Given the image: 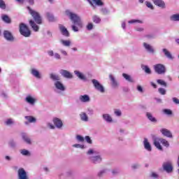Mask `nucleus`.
I'll return each instance as SVG.
<instances>
[{
    "label": "nucleus",
    "instance_id": "obj_1",
    "mask_svg": "<svg viewBox=\"0 0 179 179\" xmlns=\"http://www.w3.org/2000/svg\"><path fill=\"white\" fill-rule=\"evenodd\" d=\"M66 16H68L69 19L73 22V25H71V29L73 31L78 32L79 29L83 27V22H82V18L78 14L72 13L69 10L65 11Z\"/></svg>",
    "mask_w": 179,
    "mask_h": 179
},
{
    "label": "nucleus",
    "instance_id": "obj_2",
    "mask_svg": "<svg viewBox=\"0 0 179 179\" xmlns=\"http://www.w3.org/2000/svg\"><path fill=\"white\" fill-rule=\"evenodd\" d=\"M87 155L88 156V159L90 160V162L93 163L94 164H99V163L103 160L101 155H95L96 152L93 150H89Z\"/></svg>",
    "mask_w": 179,
    "mask_h": 179
},
{
    "label": "nucleus",
    "instance_id": "obj_3",
    "mask_svg": "<svg viewBox=\"0 0 179 179\" xmlns=\"http://www.w3.org/2000/svg\"><path fill=\"white\" fill-rule=\"evenodd\" d=\"M160 143H162L163 146H165V148H169L170 146V143H169V141H167V140L164 138H155L154 139V145L155 146V148H157L158 150L163 151V147Z\"/></svg>",
    "mask_w": 179,
    "mask_h": 179
},
{
    "label": "nucleus",
    "instance_id": "obj_4",
    "mask_svg": "<svg viewBox=\"0 0 179 179\" xmlns=\"http://www.w3.org/2000/svg\"><path fill=\"white\" fill-rule=\"evenodd\" d=\"M20 33L22 36H24V37H30L31 34L30 29H29V27H27V25L24 23H21L20 24Z\"/></svg>",
    "mask_w": 179,
    "mask_h": 179
},
{
    "label": "nucleus",
    "instance_id": "obj_5",
    "mask_svg": "<svg viewBox=\"0 0 179 179\" xmlns=\"http://www.w3.org/2000/svg\"><path fill=\"white\" fill-rule=\"evenodd\" d=\"M27 9L30 15L34 18L36 23H37V24H41L42 22H41V17L40 16V14H38V13H37L36 10L31 9L30 7H27Z\"/></svg>",
    "mask_w": 179,
    "mask_h": 179
},
{
    "label": "nucleus",
    "instance_id": "obj_6",
    "mask_svg": "<svg viewBox=\"0 0 179 179\" xmlns=\"http://www.w3.org/2000/svg\"><path fill=\"white\" fill-rule=\"evenodd\" d=\"M92 83L94 87V89L96 90L97 92H99V93H105L106 92V88H104V86L99 82V80L96 79L92 80Z\"/></svg>",
    "mask_w": 179,
    "mask_h": 179
},
{
    "label": "nucleus",
    "instance_id": "obj_7",
    "mask_svg": "<svg viewBox=\"0 0 179 179\" xmlns=\"http://www.w3.org/2000/svg\"><path fill=\"white\" fill-rule=\"evenodd\" d=\"M154 71L158 75H164L166 73L167 69H166V66L162 64H157L154 65Z\"/></svg>",
    "mask_w": 179,
    "mask_h": 179
},
{
    "label": "nucleus",
    "instance_id": "obj_8",
    "mask_svg": "<svg viewBox=\"0 0 179 179\" xmlns=\"http://www.w3.org/2000/svg\"><path fill=\"white\" fill-rule=\"evenodd\" d=\"M143 47L148 54H151L152 55H155V54H156V49H155V48L150 44L144 42L143 43Z\"/></svg>",
    "mask_w": 179,
    "mask_h": 179
},
{
    "label": "nucleus",
    "instance_id": "obj_9",
    "mask_svg": "<svg viewBox=\"0 0 179 179\" xmlns=\"http://www.w3.org/2000/svg\"><path fill=\"white\" fill-rule=\"evenodd\" d=\"M143 47L148 54H151L152 55H155V54H156V49H155V48L150 44L144 42L143 43Z\"/></svg>",
    "mask_w": 179,
    "mask_h": 179
},
{
    "label": "nucleus",
    "instance_id": "obj_10",
    "mask_svg": "<svg viewBox=\"0 0 179 179\" xmlns=\"http://www.w3.org/2000/svg\"><path fill=\"white\" fill-rule=\"evenodd\" d=\"M162 169L164 171L168 173L169 174L170 173H173V163L171 162L168 161L166 162H164L162 164Z\"/></svg>",
    "mask_w": 179,
    "mask_h": 179
},
{
    "label": "nucleus",
    "instance_id": "obj_11",
    "mask_svg": "<svg viewBox=\"0 0 179 179\" xmlns=\"http://www.w3.org/2000/svg\"><path fill=\"white\" fill-rule=\"evenodd\" d=\"M53 124L57 129H61L62 127H64V123L62 122V120L58 117H54L53 120Z\"/></svg>",
    "mask_w": 179,
    "mask_h": 179
},
{
    "label": "nucleus",
    "instance_id": "obj_12",
    "mask_svg": "<svg viewBox=\"0 0 179 179\" xmlns=\"http://www.w3.org/2000/svg\"><path fill=\"white\" fill-rule=\"evenodd\" d=\"M48 55L52 58H55L57 61L62 59V57L58 52H54V50H48Z\"/></svg>",
    "mask_w": 179,
    "mask_h": 179
},
{
    "label": "nucleus",
    "instance_id": "obj_13",
    "mask_svg": "<svg viewBox=\"0 0 179 179\" xmlns=\"http://www.w3.org/2000/svg\"><path fill=\"white\" fill-rule=\"evenodd\" d=\"M25 101L26 103H27V104H29V106H33L36 104V101H37V99L31 95H27L25 97Z\"/></svg>",
    "mask_w": 179,
    "mask_h": 179
},
{
    "label": "nucleus",
    "instance_id": "obj_14",
    "mask_svg": "<svg viewBox=\"0 0 179 179\" xmlns=\"http://www.w3.org/2000/svg\"><path fill=\"white\" fill-rule=\"evenodd\" d=\"M31 75H32V76L36 79H41L42 78L41 73H40V71L35 68L31 69Z\"/></svg>",
    "mask_w": 179,
    "mask_h": 179
},
{
    "label": "nucleus",
    "instance_id": "obj_15",
    "mask_svg": "<svg viewBox=\"0 0 179 179\" xmlns=\"http://www.w3.org/2000/svg\"><path fill=\"white\" fill-rule=\"evenodd\" d=\"M154 4L156 5V6H158L159 8H161V9H166V3L163 0H152Z\"/></svg>",
    "mask_w": 179,
    "mask_h": 179
},
{
    "label": "nucleus",
    "instance_id": "obj_16",
    "mask_svg": "<svg viewBox=\"0 0 179 179\" xmlns=\"http://www.w3.org/2000/svg\"><path fill=\"white\" fill-rule=\"evenodd\" d=\"M60 75L66 79H72L73 78V75L71 72L64 69L60 70Z\"/></svg>",
    "mask_w": 179,
    "mask_h": 179
},
{
    "label": "nucleus",
    "instance_id": "obj_17",
    "mask_svg": "<svg viewBox=\"0 0 179 179\" xmlns=\"http://www.w3.org/2000/svg\"><path fill=\"white\" fill-rule=\"evenodd\" d=\"M3 36H4V38H6L7 41H13L15 40V38L13 37L12 32L9 31H4Z\"/></svg>",
    "mask_w": 179,
    "mask_h": 179
},
{
    "label": "nucleus",
    "instance_id": "obj_18",
    "mask_svg": "<svg viewBox=\"0 0 179 179\" xmlns=\"http://www.w3.org/2000/svg\"><path fill=\"white\" fill-rule=\"evenodd\" d=\"M102 118L103 121L106 122H108V124H111V122H113V117H111V115L108 113H103L102 115Z\"/></svg>",
    "mask_w": 179,
    "mask_h": 179
},
{
    "label": "nucleus",
    "instance_id": "obj_19",
    "mask_svg": "<svg viewBox=\"0 0 179 179\" xmlns=\"http://www.w3.org/2000/svg\"><path fill=\"white\" fill-rule=\"evenodd\" d=\"M18 178L19 179H27V173L23 168L18 170Z\"/></svg>",
    "mask_w": 179,
    "mask_h": 179
},
{
    "label": "nucleus",
    "instance_id": "obj_20",
    "mask_svg": "<svg viewBox=\"0 0 179 179\" xmlns=\"http://www.w3.org/2000/svg\"><path fill=\"white\" fill-rule=\"evenodd\" d=\"M55 87L59 92H65V86L60 81L55 82Z\"/></svg>",
    "mask_w": 179,
    "mask_h": 179
},
{
    "label": "nucleus",
    "instance_id": "obj_21",
    "mask_svg": "<svg viewBox=\"0 0 179 179\" xmlns=\"http://www.w3.org/2000/svg\"><path fill=\"white\" fill-rule=\"evenodd\" d=\"M160 132L164 136H166V138H173V134L170 130L167 129H162L160 130Z\"/></svg>",
    "mask_w": 179,
    "mask_h": 179
},
{
    "label": "nucleus",
    "instance_id": "obj_22",
    "mask_svg": "<svg viewBox=\"0 0 179 179\" xmlns=\"http://www.w3.org/2000/svg\"><path fill=\"white\" fill-rule=\"evenodd\" d=\"M143 146L145 150H148V152H152V145H150V143H149V141L146 138L143 140Z\"/></svg>",
    "mask_w": 179,
    "mask_h": 179
},
{
    "label": "nucleus",
    "instance_id": "obj_23",
    "mask_svg": "<svg viewBox=\"0 0 179 179\" xmlns=\"http://www.w3.org/2000/svg\"><path fill=\"white\" fill-rule=\"evenodd\" d=\"M79 100L81 103H90V96L87 94L80 95L79 96Z\"/></svg>",
    "mask_w": 179,
    "mask_h": 179
},
{
    "label": "nucleus",
    "instance_id": "obj_24",
    "mask_svg": "<svg viewBox=\"0 0 179 179\" xmlns=\"http://www.w3.org/2000/svg\"><path fill=\"white\" fill-rule=\"evenodd\" d=\"M74 73L77 76V78H78V79H80V80H87V78H86V76H85V74H83V73L79 71H75Z\"/></svg>",
    "mask_w": 179,
    "mask_h": 179
},
{
    "label": "nucleus",
    "instance_id": "obj_25",
    "mask_svg": "<svg viewBox=\"0 0 179 179\" xmlns=\"http://www.w3.org/2000/svg\"><path fill=\"white\" fill-rule=\"evenodd\" d=\"M162 52L164 54L165 57L168 58V59H174V57H173V55L167 50L166 48L162 49Z\"/></svg>",
    "mask_w": 179,
    "mask_h": 179
},
{
    "label": "nucleus",
    "instance_id": "obj_26",
    "mask_svg": "<svg viewBox=\"0 0 179 179\" xmlns=\"http://www.w3.org/2000/svg\"><path fill=\"white\" fill-rule=\"evenodd\" d=\"M59 29L62 34L63 36H65L66 37H69V31H68V29L63 25H59Z\"/></svg>",
    "mask_w": 179,
    "mask_h": 179
},
{
    "label": "nucleus",
    "instance_id": "obj_27",
    "mask_svg": "<svg viewBox=\"0 0 179 179\" xmlns=\"http://www.w3.org/2000/svg\"><path fill=\"white\" fill-rule=\"evenodd\" d=\"M21 135H22V138L24 142H25V143H27V145H31V139L27 136V134H26L25 133H22Z\"/></svg>",
    "mask_w": 179,
    "mask_h": 179
},
{
    "label": "nucleus",
    "instance_id": "obj_28",
    "mask_svg": "<svg viewBox=\"0 0 179 179\" xmlns=\"http://www.w3.org/2000/svg\"><path fill=\"white\" fill-rule=\"evenodd\" d=\"M109 78L113 87H118V82L115 80V78L113 76V74L109 75Z\"/></svg>",
    "mask_w": 179,
    "mask_h": 179
},
{
    "label": "nucleus",
    "instance_id": "obj_29",
    "mask_svg": "<svg viewBox=\"0 0 179 179\" xmlns=\"http://www.w3.org/2000/svg\"><path fill=\"white\" fill-rule=\"evenodd\" d=\"M29 24L34 31H38L40 27H38V25H36V24L34 23V21L33 20H29Z\"/></svg>",
    "mask_w": 179,
    "mask_h": 179
},
{
    "label": "nucleus",
    "instance_id": "obj_30",
    "mask_svg": "<svg viewBox=\"0 0 179 179\" xmlns=\"http://www.w3.org/2000/svg\"><path fill=\"white\" fill-rule=\"evenodd\" d=\"M80 118L81 121H84V122H87L89 121V117L87 116V114L85 112H82L80 113Z\"/></svg>",
    "mask_w": 179,
    "mask_h": 179
},
{
    "label": "nucleus",
    "instance_id": "obj_31",
    "mask_svg": "<svg viewBox=\"0 0 179 179\" xmlns=\"http://www.w3.org/2000/svg\"><path fill=\"white\" fill-rule=\"evenodd\" d=\"M146 117L150 121H151V122H157V120L153 117V115L150 112L146 113Z\"/></svg>",
    "mask_w": 179,
    "mask_h": 179
},
{
    "label": "nucleus",
    "instance_id": "obj_32",
    "mask_svg": "<svg viewBox=\"0 0 179 179\" xmlns=\"http://www.w3.org/2000/svg\"><path fill=\"white\" fill-rule=\"evenodd\" d=\"M60 43L64 45V47H71V44H72V42H71L70 40H60Z\"/></svg>",
    "mask_w": 179,
    "mask_h": 179
},
{
    "label": "nucleus",
    "instance_id": "obj_33",
    "mask_svg": "<svg viewBox=\"0 0 179 179\" xmlns=\"http://www.w3.org/2000/svg\"><path fill=\"white\" fill-rule=\"evenodd\" d=\"M4 124L7 127H10L12 125H15V120H13V118H8L5 120Z\"/></svg>",
    "mask_w": 179,
    "mask_h": 179
},
{
    "label": "nucleus",
    "instance_id": "obj_34",
    "mask_svg": "<svg viewBox=\"0 0 179 179\" xmlns=\"http://www.w3.org/2000/svg\"><path fill=\"white\" fill-rule=\"evenodd\" d=\"M122 76L127 82H129L130 83H134V78H132L131 76L127 73H122Z\"/></svg>",
    "mask_w": 179,
    "mask_h": 179
},
{
    "label": "nucleus",
    "instance_id": "obj_35",
    "mask_svg": "<svg viewBox=\"0 0 179 179\" xmlns=\"http://www.w3.org/2000/svg\"><path fill=\"white\" fill-rule=\"evenodd\" d=\"M143 71H144V72H145V73H148V75H150V73H152V71L150 70V68H149L148 66L146 65H143L141 66Z\"/></svg>",
    "mask_w": 179,
    "mask_h": 179
},
{
    "label": "nucleus",
    "instance_id": "obj_36",
    "mask_svg": "<svg viewBox=\"0 0 179 179\" xmlns=\"http://www.w3.org/2000/svg\"><path fill=\"white\" fill-rule=\"evenodd\" d=\"M171 22H179V14H173L170 17Z\"/></svg>",
    "mask_w": 179,
    "mask_h": 179
},
{
    "label": "nucleus",
    "instance_id": "obj_37",
    "mask_svg": "<svg viewBox=\"0 0 179 179\" xmlns=\"http://www.w3.org/2000/svg\"><path fill=\"white\" fill-rule=\"evenodd\" d=\"M1 19H2L3 22H5V23L9 24L11 22L10 18L7 15H3L1 16Z\"/></svg>",
    "mask_w": 179,
    "mask_h": 179
},
{
    "label": "nucleus",
    "instance_id": "obj_38",
    "mask_svg": "<svg viewBox=\"0 0 179 179\" xmlns=\"http://www.w3.org/2000/svg\"><path fill=\"white\" fill-rule=\"evenodd\" d=\"M25 120H27V121H28L29 122H36V121H37V120L36 119V117H33V116H25Z\"/></svg>",
    "mask_w": 179,
    "mask_h": 179
},
{
    "label": "nucleus",
    "instance_id": "obj_39",
    "mask_svg": "<svg viewBox=\"0 0 179 179\" xmlns=\"http://www.w3.org/2000/svg\"><path fill=\"white\" fill-rule=\"evenodd\" d=\"M50 79H52V80H56V82H59V80L61 78H59V76L52 73L50 74Z\"/></svg>",
    "mask_w": 179,
    "mask_h": 179
},
{
    "label": "nucleus",
    "instance_id": "obj_40",
    "mask_svg": "<svg viewBox=\"0 0 179 179\" xmlns=\"http://www.w3.org/2000/svg\"><path fill=\"white\" fill-rule=\"evenodd\" d=\"M157 83H158V85H160V86H164V87H167V83H166V81H164V80L158 79L157 80Z\"/></svg>",
    "mask_w": 179,
    "mask_h": 179
},
{
    "label": "nucleus",
    "instance_id": "obj_41",
    "mask_svg": "<svg viewBox=\"0 0 179 179\" xmlns=\"http://www.w3.org/2000/svg\"><path fill=\"white\" fill-rule=\"evenodd\" d=\"M92 20L94 23H100V22H101V19H100V17L97 15H94L92 17Z\"/></svg>",
    "mask_w": 179,
    "mask_h": 179
},
{
    "label": "nucleus",
    "instance_id": "obj_42",
    "mask_svg": "<svg viewBox=\"0 0 179 179\" xmlns=\"http://www.w3.org/2000/svg\"><path fill=\"white\" fill-rule=\"evenodd\" d=\"M20 153L22 156H30V152L26 149L21 150Z\"/></svg>",
    "mask_w": 179,
    "mask_h": 179
},
{
    "label": "nucleus",
    "instance_id": "obj_43",
    "mask_svg": "<svg viewBox=\"0 0 179 179\" xmlns=\"http://www.w3.org/2000/svg\"><path fill=\"white\" fill-rule=\"evenodd\" d=\"M46 15H47V17H48L49 22H54L55 18H54V15L52 13H47Z\"/></svg>",
    "mask_w": 179,
    "mask_h": 179
},
{
    "label": "nucleus",
    "instance_id": "obj_44",
    "mask_svg": "<svg viewBox=\"0 0 179 179\" xmlns=\"http://www.w3.org/2000/svg\"><path fill=\"white\" fill-rule=\"evenodd\" d=\"M128 23H129V24H134V23H140V24H142V23H143V21L139 20H129V21H128Z\"/></svg>",
    "mask_w": 179,
    "mask_h": 179
},
{
    "label": "nucleus",
    "instance_id": "obj_45",
    "mask_svg": "<svg viewBox=\"0 0 179 179\" xmlns=\"http://www.w3.org/2000/svg\"><path fill=\"white\" fill-rule=\"evenodd\" d=\"M114 114L116 117H121V115H122V112H121V110L120 109H115Z\"/></svg>",
    "mask_w": 179,
    "mask_h": 179
},
{
    "label": "nucleus",
    "instance_id": "obj_46",
    "mask_svg": "<svg viewBox=\"0 0 179 179\" xmlns=\"http://www.w3.org/2000/svg\"><path fill=\"white\" fill-rule=\"evenodd\" d=\"M76 139L78 141V142L83 143L85 142V138L80 135H77L76 137Z\"/></svg>",
    "mask_w": 179,
    "mask_h": 179
},
{
    "label": "nucleus",
    "instance_id": "obj_47",
    "mask_svg": "<svg viewBox=\"0 0 179 179\" xmlns=\"http://www.w3.org/2000/svg\"><path fill=\"white\" fill-rule=\"evenodd\" d=\"M0 9H6V4L3 0H0Z\"/></svg>",
    "mask_w": 179,
    "mask_h": 179
},
{
    "label": "nucleus",
    "instance_id": "obj_48",
    "mask_svg": "<svg viewBox=\"0 0 179 179\" xmlns=\"http://www.w3.org/2000/svg\"><path fill=\"white\" fill-rule=\"evenodd\" d=\"M145 5H146L147 8H149L152 10H153V9H155V7H153V4H152V3H150L149 1H145Z\"/></svg>",
    "mask_w": 179,
    "mask_h": 179
},
{
    "label": "nucleus",
    "instance_id": "obj_49",
    "mask_svg": "<svg viewBox=\"0 0 179 179\" xmlns=\"http://www.w3.org/2000/svg\"><path fill=\"white\" fill-rule=\"evenodd\" d=\"M73 148H76V149H85V145L80 144H74L73 145Z\"/></svg>",
    "mask_w": 179,
    "mask_h": 179
},
{
    "label": "nucleus",
    "instance_id": "obj_50",
    "mask_svg": "<svg viewBox=\"0 0 179 179\" xmlns=\"http://www.w3.org/2000/svg\"><path fill=\"white\" fill-rule=\"evenodd\" d=\"M93 2H94L95 5H97V6H103V1H101V0H93Z\"/></svg>",
    "mask_w": 179,
    "mask_h": 179
},
{
    "label": "nucleus",
    "instance_id": "obj_51",
    "mask_svg": "<svg viewBox=\"0 0 179 179\" xmlns=\"http://www.w3.org/2000/svg\"><path fill=\"white\" fill-rule=\"evenodd\" d=\"M59 51L62 55H64V57H68V52H66V50L64 49H59Z\"/></svg>",
    "mask_w": 179,
    "mask_h": 179
},
{
    "label": "nucleus",
    "instance_id": "obj_52",
    "mask_svg": "<svg viewBox=\"0 0 179 179\" xmlns=\"http://www.w3.org/2000/svg\"><path fill=\"white\" fill-rule=\"evenodd\" d=\"M106 171H107V170H106V169H102V170H101V171L98 173V177H102L104 174H106Z\"/></svg>",
    "mask_w": 179,
    "mask_h": 179
},
{
    "label": "nucleus",
    "instance_id": "obj_53",
    "mask_svg": "<svg viewBox=\"0 0 179 179\" xmlns=\"http://www.w3.org/2000/svg\"><path fill=\"white\" fill-rule=\"evenodd\" d=\"M158 92L160 94H162L163 96H164V94H166V89H164V88H159Z\"/></svg>",
    "mask_w": 179,
    "mask_h": 179
},
{
    "label": "nucleus",
    "instance_id": "obj_54",
    "mask_svg": "<svg viewBox=\"0 0 179 179\" xmlns=\"http://www.w3.org/2000/svg\"><path fill=\"white\" fill-rule=\"evenodd\" d=\"M8 145H9L10 148H15V146H16V143L13 141H10L8 143Z\"/></svg>",
    "mask_w": 179,
    "mask_h": 179
},
{
    "label": "nucleus",
    "instance_id": "obj_55",
    "mask_svg": "<svg viewBox=\"0 0 179 179\" xmlns=\"http://www.w3.org/2000/svg\"><path fill=\"white\" fill-rule=\"evenodd\" d=\"M47 127H48L50 129H55V126H54L52 123H50V122L47 123Z\"/></svg>",
    "mask_w": 179,
    "mask_h": 179
},
{
    "label": "nucleus",
    "instance_id": "obj_56",
    "mask_svg": "<svg viewBox=\"0 0 179 179\" xmlns=\"http://www.w3.org/2000/svg\"><path fill=\"white\" fill-rule=\"evenodd\" d=\"M164 114H166L167 115H171V114L173 113L171 112V110L169 109H164Z\"/></svg>",
    "mask_w": 179,
    "mask_h": 179
},
{
    "label": "nucleus",
    "instance_id": "obj_57",
    "mask_svg": "<svg viewBox=\"0 0 179 179\" xmlns=\"http://www.w3.org/2000/svg\"><path fill=\"white\" fill-rule=\"evenodd\" d=\"M87 29L88 30H93V23L92 22L88 23L87 25Z\"/></svg>",
    "mask_w": 179,
    "mask_h": 179
},
{
    "label": "nucleus",
    "instance_id": "obj_58",
    "mask_svg": "<svg viewBox=\"0 0 179 179\" xmlns=\"http://www.w3.org/2000/svg\"><path fill=\"white\" fill-rule=\"evenodd\" d=\"M87 114H88L89 115H93V114H94V110H93L92 108H87Z\"/></svg>",
    "mask_w": 179,
    "mask_h": 179
},
{
    "label": "nucleus",
    "instance_id": "obj_59",
    "mask_svg": "<svg viewBox=\"0 0 179 179\" xmlns=\"http://www.w3.org/2000/svg\"><path fill=\"white\" fill-rule=\"evenodd\" d=\"M151 177L152 178H159V175L157 173H156L155 172H152L151 173Z\"/></svg>",
    "mask_w": 179,
    "mask_h": 179
},
{
    "label": "nucleus",
    "instance_id": "obj_60",
    "mask_svg": "<svg viewBox=\"0 0 179 179\" xmlns=\"http://www.w3.org/2000/svg\"><path fill=\"white\" fill-rule=\"evenodd\" d=\"M137 90H138V92H139L140 93H143V88L142 86H141V85H138V86H137Z\"/></svg>",
    "mask_w": 179,
    "mask_h": 179
},
{
    "label": "nucleus",
    "instance_id": "obj_61",
    "mask_svg": "<svg viewBox=\"0 0 179 179\" xmlns=\"http://www.w3.org/2000/svg\"><path fill=\"white\" fill-rule=\"evenodd\" d=\"M85 141L87 142V143H92V139L89 136H85Z\"/></svg>",
    "mask_w": 179,
    "mask_h": 179
},
{
    "label": "nucleus",
    "instance_id": "obj_62",
    "mask_svg": "<svg viewBox=\"0 0 179 179\" xmlns=\"http://www.w3.org/2000/svg\"><path fill=\"white\" fill-rule=\"evenodd\" d=\"M172 100H173V103H175V104H179V99H177L176 97H173L172 99Z\"/></svg>",
    "mask_w": 179,
    "mask_h": 179
},
{
    "label": "nucleus",
    "instance_id": "obj_63",
    "mask_svg": "<svg viewBox=\"0 0 179 179\" xmlns=\"http://www.w3.org/2000/svg\"><path fill=\"white\" fill-rule=\"evenodd\" d=\"M5 160H6V162H11L12 160V157L9 156V155H6L5 157Z\"/></svg>",
    "mask_w": 179,
    "mask_h": 179
},
{
    "label": "nucleus",
    "instance_id": "obj_64",
    "mask_svg": "<svg viewBox=\"0 0 179 179\" xmlns=\"http://www.w3.org/2000/svg\"><path fill=\"white\" fill-rule=\"evenodd\" d=\"M118 173H120V171L118 169H113L112 170L113 174H118Z\"/></svg>",
    "mask_w": 179,
    "mask_h": 179
}]
</instances>
